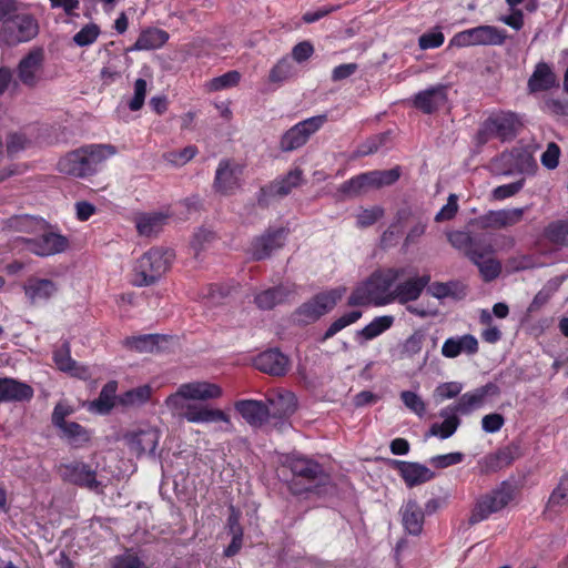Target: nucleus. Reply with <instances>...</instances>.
I'll list each match as a JSON object with an SVG mask.
<instances>
[{"instance_id":"39448f33","label":"nucleus","mask_w":568,"mask_h":568,"mask_svg":"<svg viewBox=\"0 0 568 568\" xmlns=\"http://www.w3.org/2000/svg\"><path fill=\"white\" fill-rule=\"evenodd\" d=\"M345 292V287H337L314 295L310 301L303 303L295 310L293 313L294 321L300 324H308L317 321L336 306Z\"/></svg>"},{"instance_id":"5fc2aeb1","label":"nucleus","mask_w":568,"mask_h":568,"mask_svg":"<svg viewBox=\"0 0 568 568\" xmlns=\"http://www.w3.org/2000/svg\"><path fill=\"white\" fill-rule=\"evenodd\" d=\"M460 424V419L457 416L447 417L443 423H435L430 426L428 435L437 436L442 439L449 438L454 435Z\"/></svg>"},{"instance_id":"052dcab7","label":"nucleus","mask_w":568,"mask_h":568,"mask_svg":"<svg viewBox=\"0 0 568 568\" xmlns=\"http://www.w3.org/2000/svg\"><path fill=\"white\" fill-rule=\"evenodd\" d=\"M476 266L485 282L497 278L501 272V264L498 260L490 255L489 257L478 262Z\"/></svg>"},{"instance_id":"4be33fe9","label":"nucleus","mask_w":568,"mask_h":568,"mask_svg":"<svg viewBox=\"0 0 568 568\" xmlns=\"http://www.w3.org/2000/svg\"><path fill=\"white\" fill-rule=\"evenodd\" d=\"M394 465L408 487H414L435 477V473L425 465L413 462L394 460Z\"/></svg>"},{"instance_id":"393cba45","label":"nucleus","mask_w":568,"mask_h":568,"mask_svg":"<svg viewBox=\"0 0 568 568\" xmlns=\"http://www.w3.org/2000/svg\"><path fill=\"white\" fill-rule=\"evenodd\" d=\"M168 219V214L162 212H143L134 216V223L141 236L151 237L158 235L163 230Z\"/></svg>"},{"instance_id":"9d476101","label":"nucleus","mask_w":568,"mask_h":568,"mask_svg":"<svg viewBox=\"0 0 568 568\" xmlns=\"http://www.w3.org/2000/svg\"><path fill=\"white\" fill-rule=\"evenodd\" d=\"M44 51L31 49L18 63L16 74L21 84L33 89L43 80Z\"/></svg>"},{"instance_id":"9b49d317","label":"nucleus","mask_w":568,"mask_h":568,"mask_svg":"<svg viewBox=\"0 0 568 568\" xmlns=\"http://www.w3.org/2000/svg\"><path fill=\"white\" fill-rule=\"evenodd\" d=\"M287 466L295 479H301L308 484V486L303 487L300 491H311L313 487L324 484L327 479L322 465L313 459L292 456L287 459Z\"/></svg>"},{"instance_id":"c03bdc74","label":"nucleus","mask_w":568,"mask_h":568,"mask_svg":"<svg viewBox=\"0 0 568 568\" xmlns=\"http://www.w3.org/2000/svg\"><path fill=\"white\" fill-rule=\"evenodd\" d=\"M542 235L552 244L568 246V221L549 223L545 227Z\"/></svg>"},{"instance_id":"de8ad7c7","label":"nucleus","mask_w":568,"mask_h":568,"mask_svg":"<svg viewBox=\"0 0 568 568\" xmlns=\"http://www.w3.org/2000/svg\"><path fill=\"white\" fill-rule=\"evenodd\" d=\"M485 498L490 508L497 513L506 507L513 499V488L510 485L504 481L499 488L485 495Z\"/></svg>"},{"instance_id":"a878e982","label":"nucleus","mask_w":568,"mask_h":568,"mask_svg":"<svg viewBox=\"0 0 568 568\" xmlns=\"http://www.w3.org/2000/svg\"><path fill=\"white\" fill-rule=\"evenodd\" d=\"M399 514L406 532L419 536L424 527V511L415 499H409L402 506Z\"/></svg>"},{"instance_id":"e433bc0d","label":"nucleus","mask_w":568,"mask_h":568,"mask_svg":"<svg viewBox=\"0 0 568 568\" xmlns=\"http://www.w3.org/2000/svg\"><path fill=\"white\" fill-rule=\"evenodd\" d=\"M478 351V342L475 336L465 334L448 338L443 347L442 355H459L460 353L474 354Z\"/></svg>"},{"instance_id":"20e7f679","label":"nucleus","mask_w":568,"mask_h":568,"mask_svg":"<svg viewBox=\"0 0 568 568\" xmlns=\"http://www.w3.org/2000/svg\"><path fill=\"white\" fill-rule=\"evenodd\" d=\"M521 123L516 113L510 111H499L491 113L480 125L477 132V142L485 144L491 139L500 141L513 140Z\"/></svg>"},{"instance_id":"2f4dec72","label":"nucleus","mask_w":568,"mask_h":568,"mask_svg":"<svg viewBox=\"0 0 568 568\" xmlns=\"http://www.w3.org/2000/svg\"><path fill=\"white\" fill-rule=\"evenodd\" d=\"M84 151L77 149L74 151L69 152L63 158H61L58 162L59 172L75 176V178H84L88 176L89 173L87 171Z\"/></svg>"},{"instance_id":"6e6d98bb","label":"nucleus","mask_w":568,"mask_h":568,"mask_svg":"<svg viewBox=\"0 0 568 568\" xmlns=\"http://www.w3.org/2000/svg\"><path fill=\"white\" fill-rule=\"evenodd\" d=\"M183 343L179 336L156 334L154 353H181Z\"/></svg>"},{"instance_id":"09e8293b","label":"nucleus","mask_w":568,"mask_h":568,"mask_svg":"<svg viewBox=\"0 0 568 568\" xmlns=\"http://www.w3.org/2000/svg\"><path fill=\"white\" fill-rule=\"evenodd\" d=\"M59 429L62 433V437L67 438L73 446L79 447L90 440L88 430L77 422H68Z\"/></svg>"},{"instance_id":"79ce46f5","label":"nucleus","mask_w":568,"mask_h":568,"mask_svg":"<svg viewBox=\"0 0 568 568\" xmlns=\"http://www.w3.org/2000/svg\"><path fill=\"white\" fill-rule=\"evenodd\" d=\"M116 389V382H108L100 392L99 397L92 403V408L100 414H108L114 406Z\"/></svg>"},{"instance_id":"5701e85b","label":"nucleus","mask_w":568,"mask_h":568,"mask_svg":"<svg viewBox=\"0 0 568 568\" xmlns=\"http://www.w3.org/2000/svg\"><path fill=\"white\" fill-rule=\"evenodd\" d=\"M236 412L251 426H261L270 417L266 403L256 399H241L234 405Z\"/></svg>"},{"instance_id":"a211bd4d","label":"nucleus","mask_w":568,"mask_h":568,"mask_svg":"<svg viewBox=\"0 0 568 568\" xmlns=\"http://www.w3.org/2000/svg\"><path fill=\"white\" fill-rule=\"evenodd\" d=\"M447 89L445 84H437L422 90L414 95L412 104L423 113L432 114L447 102Z\"/></svg>"},{"instance_id":"7ed1b4c3","label":"nucleus","mask_w":568,"mask_h":568,"mask_svg":"<svg viewBox=\"0 0 568 568\" xmlns=\"http://www.w3.org/2000/svg\"><path fill=\"white\" fill-rule=\"evenodd\" d=\"M174 260L171 250L153 247L144 253L134 267L135 286H150L156 283L160 277L170 268Z\"/></svg>"},{"instance_id":"338daca9","label":"nucleus","mask_w":568,"mask_h":568,"mask_svg":"<svg viewBox=\"0 0 568 568\" xmlns=\"http://www.w3.org/2000/svg\"><path fill=\"white\" fill-rule=\"evenodd\" d=\"M495 511L490 508L488 503H486L485 496L480 497L475 504L471 515L468 519L469 525H476L485 519H487Z\"/></svg>"},{"instance_id":"a18cd8bd","label":"nucleus","mask_w":568,"mask_h":568,"mask_svg":"<svg viewBox=\"0 0 568 568\" xmlns=\"http://www.w3.org/2000/svg\"><path fill=\"white\" fill-rule=\"evenodd\" d=\"M428 291L434 297L439 300L448 296L462 298L466 294L465 286L458 282H435L429 286Z\"/></svg>"},{"instance_id":"c85d7f7f","label":"nucleus","mask_w":568,"mask_h":568,"mask_svg":"<svg viewBox=\"0 0 568 568\" xmlns=\"http://www.w3.org/2000/svg\"><path fill=\"white\" fill-rule=\"evenodd\" d=\"M270 417L285 419L292 416L297 407V400L293 393L285 392L267 399Z\"/></svg>"},{"instance_id":"ddd939ff","label":"nucleus","mask_w":568,"mask_h":568,"mask_svg":"<svg viewBox=\"0 0 568 568\" xmlns=\"http://www.w3.org/2000/svg\"><path fill=\"white\" fill-rule=\"evenodd\" d=\"M61 477L64 481L101 493L102 484L97 479V471L83 462H72L61 466Z\"/></svg>"},{"instance_id":"864d4df0","label":"nucleus","mask_w":568,"mask_h":568,"mask_svg":"<svg viewBox=\"0 0 568 568\" xmlns=\"http://www.w3.org/2000/svg\"><path fill=\"white\" fill-rule=\"evenodd\" d=\"M393 322V316H378L361 331V335L366 339H372L382 334L383 332H385L386 329H388L392 326Z\"/></svg>"},{"instance_id":"dca6fc26","label":"nucleus","mask_w":568,"mask_h":568,"mask_svg":"<svg viewBox=\"0 0 568 568\" xmlns=\"http://www.w3.org/2000/svg\"><path fill=\"white\" fill-rule=\"evenodd\" d=\"M22 241L26 244V248L38 256L59 254L69 246L68 239L54 232H45L39 237L22 239Z\"/></svg>"},{"instance_id":"4468645a","label":"nucleus","mask_w":568,"mask_h":568,"mask_svg":"<svg viewBox=\"0 0 568 568\" xmlns=\"http://www.w3.org/2000/svg\"><path fill=\"white\" fill-rule=\"evenodd\" d=\"M407 268L408 273L395 284L393 298L400 304L416 301L430 282L428 274L418 276L412 267Z\"/></svg>"},{"instance_id":"bf43d9fd","label":"nucleus","mask_w":568,"mask_h":568,"mask_svg":"<svg viewBox=\"0 0 568 568\" xmlns=\"http://www.w3.org/2000/svg\"><path fill=\"white\" fill-rule=\"evenodd\" d=\"M479 322L486 326L481 332V338L487 343H496L501 337V332L497 326L493 325V316L487 310H481Z\"/></svg>"},{"instance_id":"6ab92c4d","label":"nucleus","mask_w":568,"mask_h":568,"mask_svg":"<svg viewBox=\"0 0 568 568\" xmlns=\"http://www.w3.org/2000/svg\"><path fill=\"white\" fill-rule=\"evenodd\" d=\"M59 291L57 283L49 278L29 277L24 285L23 292L31 305H38L49 301Z\"/></svg>"},{"instance_id":"e2e57ef3","label":"nucleus","mask_w":568,"mask_h":568,"mask_svg":"<svg viewBox=\"0 0 568 568\" xmlns=\"http://www.w3.org/2000/svg\"><path fill=\"white\" fill-rule=\"evenodd\" d=\"M361 316H362V312H359V311H352V312L341 316L339 318L335 320L329 325L327 331L325 332L324 338L326 339V338L332 337L333 335H335L337 332H339L344 327L355 323L357 320L361 318Z\"/></svg>"},{"instance_id":"2eb2a0df","label":"nucleus","mask_w":568,"mask_h":568,"mask_svg":"<svg viewBox=\"0 0 568 568\" xmlns=\"http://www.w3.org/2000/svg\"><path fill=\"white\" fill-rule=\"evenodd\" d=\"M159 439L160 433L153 427L139 428L124 435L130 452L136 457L154 456Z\"/></svg>"},{"instance_id":"603ef678","label":"nucleus","mask_w":568,"mask_h":568,"mask_svg":"<svg viewBox=\"0 0 568 568\" xmlns=\"http://www.w3.org/2000/svg\"><path fill=\"white\" fill-rule=\"evenodd\" d=\"M494 254L491 243L484 240L473 239L471 246L468 247L465 256H467L475 265Z\"/></svg>"},{"instance_id":"f257e3e1","label":"nucleus","mask_w":568,"mask_h":568,"mask_svg":"<svg viewBox=\"0 0 568 568\" xmlns=\"http://www.w3.org/2000/svg\"><path fill=\"white\" fill-rule=\"evenodd\" d=\"M222 388L209 382H192L180 385L178 390L165 399L166 406L190 423H229V416L221 409L201 404H185V399L206 400L219 398Z\"/></svg>"},{"instance_id":"cd10ccee","label":"nucleus","mask_w":568,"mask_h":568,"mask_svg":"<svg viewBox=\"0 0 568 568\" xmlns=\"http://www.w3.org/2000/svg\"><path fill=\"white\" fill-rule=\"evenodd\" d=\"M557 85V77L550 65L546 62H539L536 64L527 83L528 90L531 93L547 91Z\"/></svg>"},{"instance_id":"b1692460","label":"nucleus","mask_w":568,"mask_h":568,"mask_svg":"<svg viewBox=\"0 0 568 568\" xmlns=\"http://www.w3.org/2000/svg\"><path fill=\"white\" fill-rule=\"evenodd\" d=\"M295 293V285H280L260 292L255 295L254 302L260 310H272L276 305L286 302Z\"/></svg>"},{"instance_id":"f8f14e48","label":"nucleus","mask_w":568,"mask_h":568,"mask_svg":"<svg viewBox=\"0 0 568 568\" xmlns=\"http://www.w3.org/2000/svg\"><path fill=\"white\" fill-rule=\"evenodd\" d=\"M244 166L233 160H221L213 182L216 192L229 195L241 187Z\"/></svg>"},{"instance_id":"3c124183","label":"nucleus","mask_w":568,"mask_h":568,"mask_svg":"<svg viewBox=\"0 0 568 568\" xmlns=\"http://www.w3.org/2000/svg\"><path fill=\"white\" fill-rule=\"evenodd\" d=\"M295 74V69L292 60L284 57L271 69L268 73V81L272 83H283Z\"/></svg>"},{"instance_id":"1a4fd4ad","label":"nucleus","mask_w":568,"mask_h":568,"mask_svg":"<svg viewBox=\"0 0 568 568\" xmlns=\"http://www.w3.org/2000/svg\"><path fill=\"white\" fill-rule=\"evenodd\" d=\"M325 114L315 115L298 122L288 129L281 138L280 149L283 152H291L307 143L311 135L316 133L326 122Z\"/></svg>"},{"instance_id":"72a5a7b5","label":"nucleus","mask_w":568,"mask_h":568,"mask_svg":"<svg viewBox=\"0 0 568 568\" xmlns=\"http://www.w3.org/2000/svg\"><path fill=\"white\" fill-rule=\"evenodd\" d=\"M43 227L42 220L23 214L13 215L2 222V230L7 233H36Z\"/></svg>"},{"instance_id":"680f3d73","label":"nucleus","mask_w":568,"mask_h":568,"mask_svg":"<svg viewBox=\"0 0 568 568\" xmlns=\"http://www.w3.org/2000/svg\"><path fill=\"white\" fill-rule=\"evenodd\" d=\"M372 172L376 189L393 185L399 180L402 174L399 166H395L389 170H374Z\"/></svg>"},{"instance_id":"aec40b11","label":"nucleus","mask_w":568,"mask_h":568,"mask_svg":"<svg viewBox=\"0 0 568 568\" xmlns=\"http://www.w3.org/2000/svg\"><path fill=\"white\" fill-rule=\"evenodd\" d=\"M33 388L11 377H0V403H26L33 398Z\"/></svg>"},{"instance_id":"774afa93","label":"nucleus","mask_w":568,"mask_h":568,"mask_svg":"<svg viewBox=\"0 0 568 568\" xmlns=\"http://www.w3.org/2000/svg\"><path fill=\"white\" fill-rule=\"evenodd\" d=\"M229 293V288L219 284H212L204 290L202 297L206 300L209 305L213 306L220 304Z\"/></svg>"},{"instance_id":"69168bd1","label":"nucleus","mask_w":568,"mask_h":568,"mask_svg":"<svg viewBox=\"0 0 568 568\" xmlns=\"http://www.w3.org/2000/svg\"><path fill=\"white\" fill-rule=\"evenodd\" d=\"M74 413V407L70 405L67 400H60L55 404L52 415L51 423L55 428H60L68 422L65 418L71 416Z\"/></svg>"},{"instance_id":"58836bf2","label":"nucleus","mask_w":568,"mask_h":568,"mask_svg":"<svg viewBox=\"0 0 568 568\" xmlns=\"http://www.w3.org/2000/svg\"><path fill=\"white\" fill-rule=\"evenodd\" d=\"M303 181V171L298 168L290 171L283 179L273 182L268 192L272 195L285 196L291 193L294 187L301 185Z\"/></svg>"},{"instance_id":"412c9836","label":"nucleus","mask_w":568,"mask_h":568,"mask_svg":"<svg viewBox=\"0 0 568 568\" xmlns=\"http://www.w3.org/2000/svg\"><path fill=\"white\" fill-rule=\"evenodd\" d=\"M523 455L521 448L516 443H510L509 445L498 449L496 453L487 455L481 464L483 473H495L504 467L509 466L516 459H518Z\"/></svg>"},{"instance_id":"37998d69","label":"nucleus","mask_w":568,"mask_h":568,"mask_svg":"<svg viewBox=\"0 0 568 568\" xmlns=\"http://www.w3.org/2000/svg\"><path fill=\"white\" fill-rule=\"evenodd\" d=\"M54 364L61 372L72 377L88 379L91 377L90 368L73 359V357H53Z\"/></svg>"},{"instance_id":"c9c22d12","label":"nucleus","mask_w":568,"mask_h":568,"mask_svg":"<svg viewBox=\"0 0 568 568\" xmlns=\"http://www.w3.org/2000/svg\"><path fill=\"white\" fill-rule=\"evenodd\" d=\"M252 366L272 376L285 375L292 364L290 357H251Z\"/></svg>"},{"instance_id":"473e14b6","label":"nucleus","mask_w":568,"mask_h":568,"mask_svg":"<svg viewBox=\"0 0 568 568\" xmlns=\"http://www.w3.org/2000/svg\"><path fill=\"white\" fill-rule=\"evenodd\" d=\"M376 189L373 172L361 173L348 181L344 182L338 192L346 197H356L368 191Z\"/></svg>"},{"instance_id":"f704fd0d","label":"nucleus","mask_w":568,"mask_h":568,"mask_svg":"<svg viewBox=\"0 0 568 568\" xmlns=\"http://www.w3.org/2000/svg\"><path fill=\"white\" fill-rule=\"evenodd\" d=\"M496 389V385L487 384L486 386L480 387L473 393H466L459 397L454 410L463 415L469 414L475 408L480 407L486 396L489 393H494Z\"/></svg>"},{"instance_id":"c756f323","label":"nucleus","mask_w":568,"mask_h":568,"mask_svg":"<svg viewBox=\"0 0 568 568\" xmlns=\"http://www.w3.org/2000/svg\"><path fill=\"white\" fill-rule=\"evenodd\" d=\"M81 151H84L89 175L94 174L106 159L116 153L115 146L111 144H90L82 146Z\"/></svg>"},{"instance_id":"f3484780","label":"nucleus","mask_w":568,"mask_h":568,"mask_svg":"<svg viewBox=\"0 0 568 568\" xmlns=\"http://www.w3.org/2000/svg\"><path fill=\"white\" fill-rule=\"evenodd\" d=\"M285 236L284 227L266 230L252 242L251 253L253 258L260 261L268 257L273 251L284 245Z\"/></svg>"},{"instance_id":"0eeeda50","label":"nucleus","mask_w":568,"mask_h":568,"mask_svg":"<svg viewBox=\"0 0 568 568\" xmlns=\"http://www.w3.org/2000/svg\"><path fill=\"white\" fill-rule=\"evenodd\" d=\"M490 166L496 174L510 175L531 172L536 163L529 151L524 148H514L493 159Z\"/></svg>"},{"instance_id":"13d9d810","label":"nucleus","mask_w":568,"mask_h":568,"mask_svg":"<svg viewBox=\"0 0 568 568\" xmlns=\"http://www.w3.org/2000/svg\"><path fill=\"white\" fill-rule=\"evenodd\" d=\"M197 154L194 145H187L182 150H174L163 154V159L175 166H182L191 161Z\"/></svg>"},{"instance_id":"f03ea898","label":"nucleus","mask_w":568,"mask_h":568,"mask_svg":"<svg viewBox=\"0 0 568 568\" xmlns=\"http://www.w3.org/2000/svg\"><path fill=\"white\" fill-rule=\"evenodd\" d=\"M408 273L407 267H389L375 271L366 282L353 291L348 305H387L394 302L395 284Z\"/></svg>"},{"instance_id":"a19ab883","label":"nucleus","mask_w":568,"mask_h":568,"mask_svg":"<svg viewBox=\"0 0 568 568\" xmlns=\"http://www.w3.org/2000/svg\"><path fill=\"white\" fill-rule=\"evenodd\" d=\"M566 506H568V473L560 477L558 485L551 491L546 510L557 513Z\"/></svg>"},{"instance_id":"423d86ee","label":"nucleus","mask_w":568,"mask_h":568,"mask_svg":"<svg viewBox=\"0 0 568 568\" xmlns=\"http://www.w3.org/2000/svg\"><path fill=\"white\" fill-rule=\"evenodd\" d=\"M38 32L37 20L31 14L20 11L14 18L1 24L0 43L17 45L32 40Z\"/></svg>"},{"instance_id":"4c0bfd02","label":"nucleus","mask_w":568,"mask_h":568,"mask_svg":"<svg viewBox=\"0 0 568 568\" xmlns=\"http://www.w3.org/2000/svg\"><path fill=\"white\" fill-rule=\"evenodd\" d=\"M564 281L565 276H555L547 281L542 288L535 295L527 308V312L535 313L545 306L552 295L559 290Z\"/></svg>"},{"instance_id":"7c9ffc66","label":"nucleus","mask_w":568,"mask_h":568,"mask_svg":"<svg viewBox=\"0 0 568 568\" xmlns=\"http://www.w3.org/2000/svg\"><path fill=\"white\" fill-rule=\"evenodd\" d=\"M438 338L423 331L415 332L404 343V352L408 355H429L437 349Z\"/></svg>"},{"instance_id":"0e129e2a","label":"nucleus","mask_w":568,"mask_h":568,"mask_svg":"<svg viewBox=\"0 0 568 568\" xmlns=\"http://www.w3.org/2000/svg\"><path fill=\"white\" fill-rule=\"evenodd\" d=\"M100 29L97 24L90 23L84 26L73 37V41L79 47H87L92 44L99 37Z\"/></svg>"},{"instance_id":"ea45409f","label":"nucleus","mask_w":568,"mask_h":568,"mask_svg":"<svg viewBox=\"0 0 568 568\" xmlns=\"http://www.w3.org/2000/svg\"><path fill=\"white\" fill-rule=\"evenodd\" d=\"M169 40L168 32L160 29L143 31L135 41L134 50H154L161 48Z\"/></svg>"},{"instance_id":"49530a36","label":"nucleus","mask_w":568,"mask_h":568,"mask_svg":"<svg viewBox=\"0 0 568 568\" xmlns=\"http://www.w3.org/2000/svg\"><path fill=\"white\" fill-rule=\"evenodd\" d=\"M156 334L131 336L123 339V345L129 352L154 353Z\"/></svg>"},{"instance_id":"bb28decb","label":"nucleus","mask_w":568,"mask_h":568,"mask_svg":"<svg viewBox=\"0 0 568 568\" xmlns=\"http://www.w3.org/2000/svg\"><path fill=\"white\" fill-rule=\"evenodd\" d=\"M527 207H516L508 210L489 211L483 216V223L488 227H508L518 224Z\"/></svg>"},{"instance_id":"4d7b16f0","label":"nucleus","mask_w":568,"mask_h":568,"mask_svg":"<svg viewBox=\"0 0 568 568\" xmlns=\"http://www.w3.org/2000/svg\"><path fill=\"white\" fill-rule=\"evenodd\" d=\"M241 73L236 70L229 71L220 77L213 78L207 83L209 91H221L239 84Z\"/></svg>"},{"instance_id":"6e6552de","label":"nucleus","mask_w":568,"mask_h":568,"mask_svg":"<svg viewBox=\"0 0 568 568\" xmlns=\"http://www.w3.org/2000/svg\"><path fill=\"white\" fill-rule=\"evenodd\" d=\"M507 34L505 30L494 26H478L456 33L450 44L455 47L471 45H501L505 43Z\"/></svg>"},{"instance_id":"8fccbe9b","label":"nucleus","mask_w":568,"mask_h":568,"mask_svg":"<svg viewBox=\"0 0 568 568\" xmlns=\"http://www.w3.org/2000/svg\"><path fill=\"white\" fill-rule=\"evenodd\" d=\"M151 394L152 388L149 385H142L123 393L119 397V403L122 406H141L150 399Z\"/></svg>"}]
</instances>
